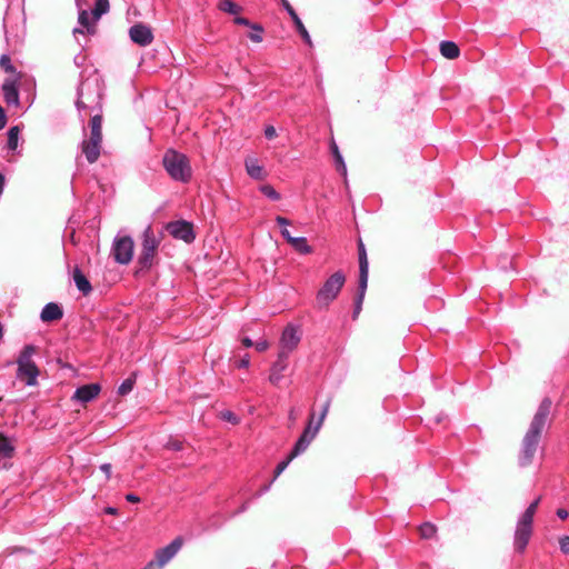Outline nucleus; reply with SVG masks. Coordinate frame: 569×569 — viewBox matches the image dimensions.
<instances>
[{"instance_id": "1", "label": "nucleus", "mask_w": 569, "mask_h": 569, "mask_svg": "<svg viewBox=\"0 0 569 569\" xmlns=\"http://www.w3.org/2000/svg\"><path fill=\"white\" fill-rule=\"evenodd\" d=\"M552 402L549 398H545L538 407L530 426L525 433L519 453V465L527 467L531 465L535 453L538 449L541 433L550 423L549 416Z\"/></svg>"}, {"instance_id": "2", "label": "nucleus", "mask_w": 569, "mask_h": 569, "mask_svg": "<svg viewBox=\"0 0 569 569\" xmlns=\"http://www.w3.org/2000/svg\"><path fill=\"white\" fill-rule=\"evenodd\" d=\"M329 407H330V400L326 401V403L323 405L321 413H320L319 418L317 419V421H316L315 412L310 413V418H309L308 425L306 426V428L303 429L302 433L300 435V437L296 441V443H295L290 455L288 456V458L286 460L281 461L276 467L274 477H273L272 481L274 479H277L287 469L289 463L296 457L302 455L308 449L310 443L313 441V439L319 433V431H320V429H321V427L323 425V421H325V419H326V417L328 415Z\"/></svg>"}, {"instance_id": "3", "label": "nucleus", "mask_w": 569, "mask_h": 569, "mask_svg": "<svg viewBox=\"0 0 569 569\" xmlns=\"http://www.w3.org/2000/svg\"><path fill=\"white\" fill-rule=\"evenodd\" d=\"M102 89V82L97 74L83 80L78 88V99L76 102L78 110H100Z\"/></svg>"}, {"instance_id": "4", "label": "nucleus", "mask_w": 569, "mask_h": 569, "mask_svg": "<svg viewBox=\"0 0 569 569\" xmlns=\"http://www.w3.org/2000/svg\"><path fill=\"white\" fill-rule=\"evenodd\" d=\"M162 164L172 180L183 183L191 180L192 169L189 158L184 153L168 149L163 154Z\"/></svg>"}, {"instance_id": "5", "label": "nucleus", "mask_w": 569, "mask_h": 569, "mask_svg": "<svg viewBox=\"0 0 569 569\" xmlns=\"http://www.w3.org/2000/svg\"><path fill=\"white\" fill-rule=\"evenodd\" d=\"M539 502L540 498L535 499L521 513L517 521L513 537V547L515 550L519 553L525 552L531 538L533 516L537 511Z\"/></svg>"}, {"instance_id": "6", "label": "nucleus", "mask_w": 569, "mask_h": 569, "mask_svg": "<svg viewBox=\"0 0 569 569\" xmlns=\"http://www.w3.org/2000/svg\"><path fill=\"white\" fill-rule=\"evenodd\" d=\"M36 347L32 345H26L20 351L17 358V379L22 381L28 387H34L38 385V377L40 375L39 368L33 361L36 355Z\"/></svg>"}, {"instance_id": "7", "label": "nucleus", "mask_w": 569, "mask_h": 569, "mask_svg": "<svg viewBox=\"0 0 569 569\" xmlns=\"http://www.w3.org/2000/svg\"><path fill=\"white\" fill-rule=\"evenodd\" d=\"M102 117L99 113L92 116L90 120V137L84 139L81 144L82 153L89 163H94L101 150L102 142Z\"/></svg>"}, {"instance_id": "8", "label": "nucleus", "mask_w": 569, "mask_h": 569, "mask_svg": "<svg viewBox=\"0 0 569 569\" xmlns=\"http://www.w3.org/2000/svg\"><path fill=\"white\" fill-rule=\"evenodd\" d=\"M160 240L148 226L142 233L141 251L138 257L140 270H149L153 266Z\"/></svg>"}, {"instance_id": "9", "label": "nucleus", "mask_w": 569, "mask_h": 569, "mask_svg": "<svg viewBox=\"0 0 569 569\" xmlns=\"http://www.w3.org/2000/svg\"><path fill=\"white\" fill-rule=\"evenodd\" d=\"M346 277L342 271H337L331 274L318 290L316 300L319 308H328L329 305L338 297L343 284Z\"/></svg>"}, {"instance_id": "10", "label": "nucleus", "mask_w": 569, "mask_h": 569, "mask_svg": "<svg viewBox=\"0 0 569 569\" xmlns=\"http://www.w3.org/2000/svg\"><path fill=\"white\" fill-rule=\"evenodd\" d=\"M302 330L299 325L288 323L279 339V353L289 356L297 349L301 341Z\"/></svg>"}, {"instance_id": "11", "label": "nucleus", "mask_w": 569, "mask_h": 569, "mask_svg": "<svg viewBox=\"0 0 569 569\" xmlns=\"http://www.w3.org/2000/svg\"><path fill=\"white\" fill-rule=\"evenodd\" d=\"M183 545L181 537L174 538L169 545L156 551L154 560L150 561L144 569H162L179 552Z\"/></svg>"}, {"instance_id": "12", "label": "nucleus", "mask_w": 569, "mask_h": 569, "mask_svg": "<svg viewBox=\"0 0 569 569\" xmlns=\"http://www.w3.org/2000/svg\"><path fill=\"white\" fill-rule=\"evenodd\" d=\"M134 243L129 236H117L113 239L111 254L116 262L128 264L133 257Z\"/></svg>"}, {"instance_id": "13", "label": "nucleus", "mask_w": 569, "mask_h": 569, "mask_svg": "<svg viewBox=\"0 0 569 569\" xmlns=\"http://www.w3.org/2000/svg\"><path fill=\"white\" fill-rule=\"evenodd\" d=\"M289 356L277 353V359L270 367L268 380L272 386L278 387L284 377V371L289 367Z\"/></svg>"}, {"instance_id": "14", "label": "nucleus", "mask_w": 569, "mask_h": 569, "mask_svg": "<svg viewBox=\"0 0 569 569\" xmlns=\"http://www.w3.org/2000/svg\"><path fill=\"white\" fill-rule=\"evenodd\" d=\"M167 229L169 233L176 239L183 240L187 243H190L194 240L192 224L187 221L181 220L170 222Z\"/></svg>"}, {"instance_id": "15", "label": "nucleus", "mask_w": 569, "mask_h": 569, "mask_svg": "<svg viewBox=\"0 0 569 569\" xmlns=\"http://www.w3.org/2000/svg\"><path fill=\"white\" fill-rule=\"evenodd\" d=\"M129 37L132 42H134L141 47L149 46L153 40V33H152L150 27H148L143 23L133 24L129 29Z\"/></svg>"}, {"instance_id": "16", "label": "nucleus", "mask_w": 569, "mask_h": 569, "mask_svg": "<svg viewBox=\"0 0 569 569\" xmlns=\"http://www.w3.org/2000/svg\"><path fill=\"white\" fill-rule=\"evenodd\" d=\"M18 81L19 77L7 78L2 84L3 98L8 106L19 104Z\"/></svg>"}, {"instance_id": "17", "label": "nucleus", "mask_w": 569, "mask_h": 569, "mask_svg": "<svg viewBox=\"0 0 569 569\" xmlns=\"http://www.w3.org/2000/svg\"><path fill=\"white\" fill-rule=\"evenodd\" d=\"M100 392V386L98 383H90L79 387L73 398L82 403H87L93 400Z\"/></svg>"}, {"instance_id": "18", "label": "nucleus", "mask_w": 569, "mask_h": 569, "mask_svg": "<svg viewBox=\"0 0 569 569\" xmlns=\"http://www.w3.org/2000/svg\"><path fill=\"white\" fill-rule=\"evenodd\" d=\"M63 316V311L61 309V307L54 302H49L47 303L41 313H40V319L43 321V322H50V321H56V320H60Z\"/></svg>"}, {"instance_id": "19", "label": "nucleus", "mask_w": 569, "mask_h": 569, "mask_svg": "<svg viewBox=\"0 0 569 569\" xmlns=\"http://www.w3.org/2000/svg\"><path fill=\"white\" fill-rule=\"evenodd\" d=\"M358 259H359V279L362 282L368 281L369 277V263L367 252L363 242L360 240L358 244Z\"/></svg>"}, {"instance_id": "20", "label": "nucleus", "mask_w": 569, "mask_h": 569, "mask_svg": "<svg viewBox=\"0 0 569 569\" xmlns=\"http://www.w3.org/2000/svg\"><path fill=\"white\" fill-rule=\"evenodd\" d=\"M244 167L247 173L254 180H262L266 177L262 166L256 158H247L244 160Z\"/></svg>"}, {"instance_id": "21", "label": "nucleus", "mask_w": 569, "mask_h": 569, "mask_svg": "<svg viewBox=\"0 0 569 569\" xmlns=\"http://www.w3.org/2000/svg\"><path fill=\"white\" fill-rule=\"evenodd\" d=\"M79 27L73 29V34L77 38L78 34H84L93 32V27L90 23V13L87 10H81L78 17Z\"/></svg>"}, {"instance_id": "22", "label": "nucleus", "mask_w": 569, "mask_h": 569, "mask_svg": "<svg viewBox=\"0 0 569 569\" xmlns=\"http://www.w3.org/2000/svg\"><path fill=\"white\" fill-rule=\"evenodd\" d=\"M330 150L335 160L336 169L339 173H341L347 180V166L345 163L343 157L339 151V148L335 140H331Z\"/></svg>"}, {"instance_id": "23", "label": "nucleus", "mask_w": 569, "mask_h": 569, "mask_svg": "<svg viewBox=\"0 0 569 569\" xmlns=\"http://www.w3.org/2000/svg\"><path fill=\"white\" fill-rule=\"evenodd\" d=\"M73 281L78 290L81 291L84 296L91 292L92 287L89 280L78 268H76L73 271Z\"/></svg>"}, {"instance_id": "24", "label": "nucleus", "mask_w": 569, "mask_h": 569, "mask_svg": "<svg viewBox=\"0 0 569 569\" xmlns=\"http://www.w3.org/2000/svg\"><path fill=\"white\" fill-rule=\"evenodd\" d=\"M367 286H368V281L362 282V280L359 279V282H358V293H357V296L355 298V308H353V312H352V318L353 319H357L359 313L361 312L362 302H363V299H365Z\"/></svg>"}, {"instance_id": "25", "label": "nucleus", "mask_w": 569, "mask_h": 569, "mask_svg": "<svg viewBox=\"0 0 569 569\" xmlns=\"http://www.w3.org/2000/svg\"><path fill=\"white\" fill-rule=\"evenodd\" d=\"M440 52L447 59H456L459 57L460 50L452 41H442L440 43Z\"/></svg>"}, {"instance_id": "26", "label": "nucleus", "mask_w": 569, "mask_h": 569, "mask_svg": "<svg viewBox=\"0 0 569 569\" xmlns=\"http://www.w3.org/2000/svg\"><path fill=\"white\" fill-rule=\"evenodd\" d=\"M289 244L301 254L312 253V248L308 244V241L305 237H293L290 239Z\"/></svg>"}, {"instance_id": "27", "label": "nucleus", "mask_w": 569, "mask_h": 569, "mask_svg": "<svg viewBox=\"0 0 569 569\" xmlns=\"http://www.w3.org/2000/svg\"><path fill=\"white\" fill-rule=\"evenodd\" d=\"M14 447L12 446L9 438L0 433V455L4 458L12 457Z\"/></svg>"}, {"instance_id": "28", "label": "nucleus", "mask_w": 569, "mask_h": 569, "mask_svg": "<svg viewBox=\"0 0 569 569\" xmlns=\"http://www.w3.org/2000/svg\"><path fill=\"white\" fill-rule=\"evenodd\" d=\"M19 134H20V130H19V127H17V126L11 127L8 130L7 146H8L9 150H12V151L17 150L18 142H19Z\"/></svg>"}, {"instance_id": "29", "label": "nucleus", "mask_w": 569, "mask_h": 569, "mask_svg": "<svg viewBox=\"0 0 569 569\" xmlns=\"http://www.w3.org/2000/svg\"><path fill=\"white\" fill-rule=\"evenodd\" d=\"M108 0H97L92 10L93 20L97 21L100 17L109 11Z\"/></svg>"}, {"instance_id": "30", "label": "nucleus", "mask_w": 569, "mask_h": 569, "mask_svg": "<svg viewBox=\"0 0 569 569\" xmlns=\"http://www.w3.org/2000/svg\"><path fill=\"white\" fill-rule=\"evenodd\" d=\"M219 10L229 14H238L241 11V7L234 3L232 0H221L218 4Z\"/></svg>"}, {"instance_id": "31", "label": "nucleus", "mask_w": 569, "mask_h": 569, "mask_svg": "<svg viewBox=\"0 0 569 569\" xmlns=\"http://www.w3.org/2000/svg\"><path fill=\"white\" fill-rule=\"evenodd\" d=\"M292 21H293V23H295V26L297 28V31L299 32V34L303 39V41L307 44L311 46L312 41H311L310 34H309L308 30L306 29L305 24L302 23L301 19L299 18V16H295Z\"/></svg>"}, {"instance_id": "32", "label": "nucleus", "mask_w": 569, "mask_h": 569, "mask_svg": "<svg viewBox=\"0 0 569 569\" xmlns=\"http://www.w3.org/2000/svg\"><path fill=\"white\" fill-rule=\"evenodd\" d=\"M259 190L270 200L279 201L281 199L280 193L271 184H262Z\"/></svg>"}, {"instance_id": "33", "label": "nucleus", "mask_w": 569, "mask_h": 569, "mask_svg": "<svg viewBox=\"0 0 569 569\" xmlns=\"http://www.w3.org/2000/svg\"><path fill=\"white\" fill-rule=\"evenodd\" d=\"M419 531L422 538L430 539L436 535L437 529L435 525L426 522L422 526H420Z\"/></svg>"}, {"instance_id": "34", "label": "nucleus", "mask_w": 569, "mask_h": 569, "mask_svg": "<svg viewBox=\"0 0 569 569\" xmlns=\"http://www.w3.org/2000/svg\"><path fill=\"white\" fill-rule=\"evenodd\" d=\"M134 378L130 377V378H127L124 381H122V383L119 386L118 388V393L121 395V396H126L128 395L129 392L132 391L133 389V386H134Z\"/></svg>"}, {"instance_id": "35", "label": "nucleus", "mask_w": 569, "mask_h": 569, "mask_svg": "<svg viewBox=\"0 0 569 569\" xmlns=\"http://www.w3.org/2000/svg\"><path fill=\"white\" fill-rule=\"evenodd\" d=\"M0 67L6 71V72H9V73H14L16 72V68L13 67V64L11 63V60H10V57L7 56V54H2L1 58H0Z\"/></svg>"}, {"instance_id": "36", "label": "nucleus", "mask_w": 569, "mask_h": 569, "mask_svg": "<svg viewBox=\"0 0 569 569\" xmlns=\"http://www.w3.org/2000/svg\"><path fill=\"white\" fill-rule=\"evenodd\" d=\"M251 29H252L254 32L249 33V38H250V40H251V41H253V42H261V41H262V36H261V33H262V31H263L262 27H261V26H259V24H253V26H251Z\"/></svg>"}, {"instance_id": "37", "label": "nucleus", "mask_w": 569, "mask_h": 569, "mask_svg": "<svg viewBox=\"0 0 569 569\" xmlns=\"http://www.w3.org/2000/svg\"><path fill=\"white\" fill-rule=\"evenodd\" d=\"M220 417L222 420L228 421L232 425H237L239 422V418L230 410L221 411Z\"/></svg>"}, {"instance_id": "38", "label": "nucleus", "mask_w": 569, "mask_h": 569, "mask_svg": "<svg viewBox=\"0 0 569 569\" xmlns=\"http://www.w3.org/2000/svg\"><path fill=\"white\" fill-rule=\"evenodd\" d=\"M166 448L170 449V450H174V451H180L182 450L183 448V445L181 441L177 440V439H170L167 445H166Z\"/></svg>"}, {"instance_id": "39", "label": "nucleus", "mask_w": 569, "mask_h": 569, "mask_svg": "<svg viewBox=\"0 0 569 569\" xmlns=\"http://www.w3.org/2000/svg\"><path fill=\"white\" fill-rule=\"evenodd\" d=\"M559 547L565 555H569V536H563L559 539Z\"/></svg>"}, {"instance_id": "40", "label": "nucleus", "mask_w": 569, "mask_h": 569, "mask_svg": "<svg viewBox=\"0 0 569 569\" xmlns=\"http://www.w3.org/2000/svg\"><path fill=\"white\" fill-rule=\"evenodd\" d=\"M253 347L256 348L257 351L263 352L270 347V343L268 342V340L261 339L254 342Z\"/></svg>"}, {"instance_id": "41", "label": "nucleus", "mask_w": 569, "mask_h": 569, "mask_svg": "<svg viewBox=\"0 0 569 569\" xmlns=\"http://www.w3.org/2000/svg\"><path fill=\"white\" fill-rule=\"evenodd\" d=\"M281 4H282L283 9L288 12V14L290 16L291 19H293L295 16H298L288 0H282Z\"/></svg>"}, {"instance_id": "42", "label": "nucleus", "mask_w": 569, "mask_h": 569, "mask_svg": "<svg viewBox=\"0 0 569 569\" xmlns=\"http://www.w3.org/2000/svg\"><path fill=\"white\" fill-rule=\"evenodd\" d=\"M264 137L269 140L276 138L277 137L276 128L273 126H267L264 129Z\"/></svg>"}, {"instance_id": "43", "label": "nucleus", "mask_w": 569, "mask_h": 569, "mask_svg": "<svg viewBox=\"0 0 569 569\" xmlns=\"http://www.w3.org/2000/svg\"><path fill=\"white\" fill-rule=\"evenodd\" d=\"M250 365V357L246 353L237 363L238 368H248Z\"/></svg>"}, {"instance_id": "44", "label": "nucleus", "mask_w": 569, "mask_h": 569, "mask_svg": "<svg viewBox=\"0 0 569 569\" xmlns=\"http://www.w3.org/2000/svg\"><path fill=\"white\" fill-rule=\"evenodd\" d=\"M234 23H237L239 26L250 27V28H251V26L254 24V23H251L247 18H243V17H236Z\"/></svg>"}, {"instance_id": "45", "label": "nucleus", "mask_w": 569, "mask_h": 569, "mask_svg": "<svg viewBox=\"0 0 569 569\" xmlns=\"http://www.w3.org/2000/svg\"><path fill=\"white\" fill-rule=\"evenodd\" d=\"M8 552L10 555H13V553H17V552L28 553L29 550L26 547H10V548H8Z\"/></svg>"}, {"instance_id": "46", "label": "nucleus", "mask_w": 569, "mask_h": 569, "mask_svg": "<svg viewBox=\"0 0 569 569\" xmlns=\"http://www.w3.org/2000/svg\"><path fill=\"white\" fill-rule=\"evenodd\" d=\"M276 222L282 228H287L290 224V221L281 216L276 217Z\"/></svg>"}, {"instance_id": "47", "label": "nucleus", "mask_w": 569, "mask_h": 569, "mask_svg": "<svg viewBox=\"0 0 569 569\" xmlns=\"http://www.w3.org/2000/svg\"><path fill=\"white\" fill-rule=\"evenodd\" d=\"M7 124V117L4 109L0 106V130L3 129Z\"/></svg>"}, {"instance_id": "48", "label": "nucleus", "mask_w": 569, "mask_h": 569, "mask_svg": "<svg viewBox=\"0 0 569 569\" xmlns=\"http://www.w3.org/2000/svg\"><path fill=\"white\" fill-rule=\"evenodd\" d=\"M100 470L106 473L107 479L110 478V475H111V465L110 463L101 465Z\"/></svg>"}, {"instance_id": "49", "label": "nucleus", "mask_w": 569, "mask_h": 569, "mask_svg": "<svg viewBox=\"0 0 569 569\" xmlns=\"http://www.w3.org/2000/svg\"><path fill=\"white\" fill-rule=\"evenodd\" d=\"M86 60V57L82 54H78L74 57L73 61L77 67H81Z\"/></svg>"}, {"instance_id": "50", "label": "nucleus", "mask_w": 569, "mask_h": 569, "mask_svg": "<svg viewBox=\"0 0 569 569\" xmlns=\"http://www.w3.org/2000/svg\"><path fill=\"white\" fill-rule=\"evenodd\" d=\"M281 236L287 240L288 243L290 242V239L293 238L287 228L281 229Z\"/></svg>"}, {"instance_id": "51", "label": "nucleus", "mask_w": 569, "mask_h": 569, "mask_svg": "<svg viewBox=\"0 0 569 569\" xmlns=\"http://www.w3.org/2000/svg\"><path fill=\"white\" fill-rule=\"evenodd\" d=\"M126 499H127V501L133 502V503L140 501V498L137 495H134V493H128L126 496Z\"/></svg>"}, {"instance_id": "52", "label": "nucleus", "mask_w": 569, "mask_h": 569, "mask_svg": "<svg viewBox=\"0 0 569 569\" xmlns=\"http://www.w3.org/2000/svg\"><path fill=\"white\" fill-rule=\"evenodd\" d=\"M557 516H558L560 519L565 520V519H567V518H568L569 513H568V511H567L566 509H558V510H557Z\"/></svg>"}, {"instance_id": "53", "label": "nucleus", "mask_w": 569, "mask_h": 569, "mask_svg": "<svg viewBox=\"0 0 569 569\" xmlns=\"http://www.w3.org/2000/svg\"><path fill=\"white\" fill-rule=\"evenodd\" d=\"M242 345L246 348H250V347H253L254 342L250 338L246 337L242 339Z\"/></svg>"}, {"instance_id": "54", "label": "nucleus", "mask_w": 569, "mask_h": 569, "mask_svg": "<svg viewBox=\"0 0 569 569\" xmlns=\"http://www.w3.org/2000/svg\"><path fill=\"white\" fill-rule=\"evenodd\" d=\"M106 513H108V515H116L117 513V509L113 508V507H108V508H106Z\"/></svg>"}, {"instance_id": "55", "label": "nucleus", "mask_w": 569, "mask_h": 569, "mask_svg": "<svg viewBox=\"0 0 569 569\" xmlns=\"http://www.w3.org/2000/svg\"><path fill=\"white\" fill-rule=\"evenodd\" d=\"M269 487H270V485H269V486H266V487L262 489L261 493H263V492L268 491V490H269Z\"/></svg>"}, {"instance_id": "56", "label": "nucleus", "mask_w": 569, "mask_h": 569, "mask_svg": "<svg viewBox=\"0 0 569 569\" xmlns=\"http://www.w3.org/2000/svg\"><path fill=\"white\" fill-rule=\"evenodd\" d=\"M3 335V328H2V325L0 323V338L2 337Z\"/></svg>"}, {"instance_id": "57", "label": "nucleus", "mask_w": 569, "mask_h": 569, "mask_svg": "<svg viewBox=\"0 0 569 569\" xmlns=\"http://www.w3.org/2000/svg\"><path fill=\"white\" fill-rule=\"evenodd\" d=\"M290 419H291V420H295L293 410H291V412H290Z\"/></svg>"}]
</instances>
